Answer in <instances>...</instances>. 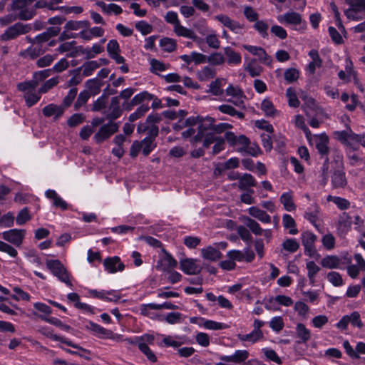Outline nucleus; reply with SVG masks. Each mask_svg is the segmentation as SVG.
Segmentation results:
<instances>
[{"instance_id": "obj_22", "label": "nucleus", "mask_w": 365, "mask_h": 365, "mask_svg": "<svg viewBox=\"0 0 365 365\" xmlns=\"http://www.w3.org/2000/svg\"><path fill=\"white\" fill-rule=\"evenodd\" d=\"M121 114L122 109L120 106L119 97L112 98L110 105L108 110V118L114 120L119 118Z\"/></svg>"}, {"instance_id": "obj_11", "label": "nucleus", "mask_w": 365, "mask_h": 365, "mask_svg": "<svg viewBox=\"0 0 365 365\" xmlns=\"http://www.w3.org/2000/svg\"><path fill=\"white\" fill-rule=\"evenodd\" d=\"M118 129V125L117 123L109 122L100 128L98 133L95 135L94 139L96 143H100L108 138L111 135L115 133Z\"/></svg>"}, {"instance_id": "obj_14", "label": "nucleus", "mask_w": 365, "mask_h": 365, "mask_svg": "<svg viewBox=\"0 0 365 365\" xmlns=\"http://www.w3.org/2000/svg\"><path fill=\"white\" fill-rule=\"evenodd\" d=\"M180 268L186 274H196L201 271L200 265L193 259L180 260Z\"/></svg>"}, {"instance_id": "obj_62", "label": "nucleus", "mask_w": 365, "mask_h": 365, "mask_svg": "<svg viewBox=\"0 0 365 365\" xmlns=\"http://www.w3.org/2000/svg\"><path fill=\"white\" fill-rule=\"evenodd\" d=\"M135 29L144 36L150 34L153 31V26L145 21L137 22Z\"/></svg>"}, {"instance_id": "obj_55", "label": "nucleus", "mask_w": 365, "mask_h": 365, "mask_svg": "<svg viewBox=\"0 0 365 365\" xmlns=\"http://www.w3.org/2000/svg\"><path fill=\"white\" fill-rule=\"evenodd\" d=\"M286 96L288 98V103L290 107L297 108L299 106V101L298 100L295 91L292 88L287 89Z\"/></svg>"}, {"instance_id": "obj_48", "label": "nucleus", "mask_w": 365, "mask_h": 365, "mask_svg": "<svg viewBox=\"0 0 365 365\" xmlns=\"http://www.w3.org/2000/svg\"><path fill=\"white\" fill-rule=\"evenodd\" d=\"M282 247L284 250L294 253L299 248V243L294 238H288L283 242Z\"/></svg>"}, {"instance_id": "obj_4", "label": "nucleus", "mask_w": 365, "mask_h": 365, "mask_svg": "<svg viewBox=\"0 0 365 365\" xmlns=\"http://www.w3.org/2000/svg\"><path fill=\"white\" fill-rule=\"evenodd\" d=\"M277 19L279 23L291 26L295 29L304 28L305 26V22L303 21L302 15L295 11H288L285 14L278 15Z\"/></svg>"}, {"instance_id": "obj_42", "label": "nucleus", "mask_w": 365, "mask_h": 365, "mask_svg": "<svg viewBox=\"0 0 365 365\" xmlns=\"http://www.w3.org/2000/svg\"><path fill=\"white\" fill-rule=\"evenodd\" d=\"M215 76V70L210 66H205L197 72V78L200 81H207Z\"/></svg>"}, {"instance_id": "obj_21", "label": "nucleus", "mask_w": 365, "mask_h": 365, "mask_svg": "<svg viewBox=\"0 0 365 365\" xmlns=\"http://www.w3.org/2000/svg\"><path fill=\"white\" fill-rule=\"evenodd\" d=\"M316 148L322 155H327L329 153V138L325 134L316 135L314 136Z\"/></svg>"}, {"instance_id": "obj_15", "label": "nucleus", "mask_w": 365, "mask_h": 365, "mask_svg": "<svg viewBox=\"0 0 365 365\" xmlns=\"http://www.w3.org/2000/svg\"><path fill=\"white\" fill-rule=\"evenodd\" d=\"M249 357V352L247 350H236L232 355H222L220 359L222 361L240 364L244 362Z\"/></svg>"}, {"instance_id": "obj_12", "label": "nucleus", "mask_w": 365, "mask_h": 365, "mask_svg": "<svg viewBox=\"0 0 365 365\" xmlns=\"http://www.w3.org/2000/svg\"><path fill=\"white\" fill-rule=\"evenodd\" d=\"M103 266L106 271L108 273L121 272L125 268L124 264L120 261V257L117 256L106 258L103 261Z\"/></svg>"}, {"instance_id": "obj_9", "label": "nucleus", "mask_w": 365, "mask_h": 365, "mask_svg": "<svg viewBox=\"0 0 365 365\" xmlns=\"http://www.w3.org/2000/svg\"><path fill=\"white\" fill-rule=\"evenodd\" d=\"M352 220V217L346 212L339 215L336 222V231L339 236H344L351 230Z\"/></svg>"}, {"instance_id": "obj_54", "label": "nucleus", "mask_w": 365, "mask_h": 365, "mask_svg": "<svg viewBox=\"0 0 365 365\" xmlns=\"http://www.w3.org/2000/svg\"><path fill=\"white\" fill-rule=\"evenodd\" d=\"M138 347L147 357V359L151 361L152 363H155L157 361V356L152 351V350L148 347V345L144 344V343H138Z\"/></svg>"}, {"instance_id": "obj_35", "label": "nucleus", "mask_w": 365, "mask_h": 365, "mask_svg": "<svg viewBox=\"0 0 365 365\" xmlns=\"http://www.w3.org/2000/svg\"><path fill=\"white\" fill-rule=\"evenodd\" d=\"M261 109L267 116L274 117L278 115L279 112L275 109L272 102L265 98L261 103Z\"/></svg>"}, {"instance_id": "obj_47", "label": "nucleus", "mask_w": 365, "mask_h": 365, "mask_svg": "<svg viewBox=\"0 0 365 365\" xmlns=\"http://www.w3.org/2000/svg\"><path fill=\"white\" fill-rule=\"evenodd\" d=\"M244 68L250 73L252 77L259 76L262 71V67L256 64L255 60H252L250 61L247 65H245Z\"/></svg>"}, {"instance_id": "obj_45", "label": "nucleus", "mask_w": 365, "mask_h": 365, "mask_svg": "<svg viewBox=\"0 0 365 365\" xmlns=\"http://www.w3.org/2000/svg\"><path fill=\"white\" fill-rule=\"evenodd\" d=\"M153 98V95L148 93V91H143L135 95L131 100L130 104V106H134L141 103L145 101H150Z\"/></svg>"}, {"instance_id": "obj_63", "label": "nucleus", "mask_w": 365, "mask_h": 365, "mask_svg": "<svg viewBox=\"0 0 365 365\" xmlns=\"http://www.w3.org/2000/svg\"><path fill=\"white\" fill-rule=\"evenodd\" d=\"M163 341L167 346L177 348L180 346L183 343L178 336H165L163 339Z\"/></svg>"}, {"instance_id": "obj_31", "label": "nucleus", "mask_w": 365, "mask_h": 365, "mask_svg": "<svg viewBox=\"0 0 365 365\" xmlns=\"http://www.w3.org/2000/svg\"><path fill=\"white\" fill-rule=\"evenodd\" d=\"M306 268L307 269V277L309 284L314 285L316 281V276L320 271V267L314 261H307Z\"/></svg>"}, {"instance_id": "obj_26", "label": "nucleus", "mask_w": 365, "mask_h": 365, "mask_svg": "<svg viewBox=\"0 0 365 365\" xmlns=\"http://www.w3.org/2000/svg\"><path fill=\"white\" fill-rule=\"evenodd\" d=\"M202 257L207 260L216 261L221 258L222 254L218 249L207 246L201 250Z\"/></svg>"}, {"instance_id": "obj_39", "label": "nucleus", "mask_w": 365, "mask_h": 365, "mask_svg": "<svg viewBox=\"0 0 365 365\" xmlns=\"http://www.w3.org/2000/svg\"><path fill=\"white\" fill-rule=\"evenodd\" d=\"M218 110L225 114L230 116H237L239 119L245 118V114L242 112L237 111L234 107L228 104H222L218 106Z\"/></svg>"}, {"instance_id": "obj_46", "label": "nucleus", "mask_w": 365, "mask_h": 365, "mask_svg": "<svg viewBox=\"0 0 365 365\" xmlns=\"http://www.w3.org/2000/svg\"><path fill=\"white\" fill-rule=\"evenodd\" d=\"M269 302L270 304L277 303L284 307H290L293 304V300L291 297L286 295H277L274 297H271L269 299Z\"/></svg>"}, {"instance_id": "obj_18", "label": "nucleus", "mask_w": 365, "mask_h": 365, "mask_svg": "<svg viewBox=\"0 0 365 365\" xmlns=\"http://www.w3.org/2000/svg\"><path fill=\"white\" fill-rule=\"evenodd\" d=\"M247 212L254 218L257 219L262 223L269 224L271 222V217L263 210L256 206L247 209Z\"/></svg>"}, {"instance_id": "obj_34", "label": "nucleus", "mask_w": 365, "mask_h": 365, "mask_svg": "<svg viewBox=\"0 0 365 365\" xmlns=\"http://www.w3.org/2000/svg\"><path fill=\"white\" fill-rule=\"evenodd\" d=\"M256 185V180L252 175L245 173L240 176L238 187L240 190H247Z\"/></svg>"}, {"instance_id": "obj_32", "label": "nucleus", "mask_w": 365, "mask_h": 365, "mask_svg": "<svg viewBox=\"0 0 365 365\" xmlns=\"http://www.w3.org/2000/svg\"><path fill=\"white\" fill-rule=\"evenodd\" d=\"M264 337L263 334L257 333V331H254L253 330L247 334H237V339L242 342H249L251 344H253L258 341L261 340Z\"/></svg>"}, {"instance_id": "obj_23", "label": "nucleus", "mask_w": 365, "mask_h": 365, "mask_svg": "<svg viewBox=\"0 0 365 365\" xmlns=\"http://www.w3.org/2000/svg\"><path fill=\"white\" fill-rule=\"evenodd\" d=\"M31 43L32 44L31 46L21 53V56L24 58L34 59L45 51V49L42 48V45H38L36 42Z\"/></svg>"}, {"instance_id": "obj_50", "label": "nucleus", "mask_w": 365, "mask_h": 365, "mask_svg": "<svg viewBox=\"0 0 365 365\" xmlns=\"http://www.w3.org/2000/svg\"><path fill=\"white\" fill-rule=\"evenodd\" d=\"M294 311L303 319H307L309 312V307L304 302L298 301L294 304Z\"/></svg>"}, {"instance_id": "obj_37", "label": "nucleus", "mask_w": 365, "mask_h": 365, "mask_svg": "<svg viewBox=\"0 0 365 365\" xmlns=\"http://www.w3.org/2000/svg\"><path fill=\"white\" fill-rule=\"evenodd\" d=\"M282 224L285 229H289L290 235H296L298 230L296 228V222L294 218L288 214H284L282 217Z\"/></svg>"}, {"instance_id": "obj_24", "label": "nucleus", "mask_w": 365, "mask_h": 365, "mask_svg": "<svg viewBox=\"0 0 365 365\" xmlns=\"http://www.w3.org/2000/svg\"><path fill=\"white\" fill-rule=\"evenodd\" d=\"M45 195L46 197L53 201V206L60 207L61 210H65L68 208V204L64 201L53 190H48L46 191Z\"/></svg>"}, {"instance_id": "obj_64", "label": "nucleus", "mask_w": 365, "mask_h": 365, "mask_svg": "<svg viewBox=\"0 0 365 365\" xmlns=\"http://www.w3.org/2000/svg\"><path fill=\"white\" fill-rule=\"evenodd\" d=\"M284 76L287 82L292 83L299 78V72L296 68H290L285 71Z\"/></svg>"}, {"instance_id": "obj_40", "label": "nucleus", "mask_w": 365, "mask_h": 365, "mask_svg": "<svg viewBox=\"0 0 365 365\" xmlns=\"http://www.w3.org/2000/svg\"><path fill=\"white\" fill-rule=\"evenodd\" d=\"M150 71L153 73L158 74V72H162L168 70L170 67L169 64L164 63L163 62L152 58L150 61Z\"/></svg>"}, {"instance_id": "obj_36", "label": "nucleus", "mask_w": 365, "mask_h": 365, "mask_svg": "<svg viewBox=\"0 0 365 365\" xmlns=\"http://www.w3.org/2000/svg\"><path fill=\"white\" fill-rule=\"evenodd\" d=\"M296 334L302 342L305 343L311 339V331L304 324L298 323L296 326Z\"/></svg>"}, {"instance_id": "obj_56", "label": "nucleus", "mask_w": 365, "mask_h": 365, "mask_svg": "<svg viewBox=\"0 0 365 365\" xmlns=\"http://www.w3.org/2000/svg\"><path fill=\"white\" fill-rule=\"evenodd\" d=\"M327 279L334 287H340L344 283L341 275L336 272H329L327 274Z\"/></svg>"}, {"instance_id": "obj_51", "label": "nucleus", "mask_w": 365, "mask_h": 365, "mask_svg": "<svg viewBox=\"0 0 365 365\" xmlns=\"http://www.w3.org/2000/svg\"><path fill=\"white\" fill-rule=\"evenodd\" d=\"M140 142L142 144L143 153L145 156L148 155L156 146L151 137H146Z\"/></svg>"}, {"instance_id": "obj_8", "label": "nucleus", "mask_w": 365, "mask_h": 365, "mask_svg": "<svg viewBox=\"0 0 365 365\" xmlns=\"http://www.w3.org/2000/svg\"><path fill=\"white\" fill-rule=\"evenodd\" d=\"M30 26L21 23H16L9 27L6 31L1 36V39L8 41L14 39L19 35L28 33L30 31Z\"/></svg>"}, {"instance_id": "obj_61", "label": "nucleus", "mask_w": 365, "mask_h": 365, "mask_svg": "<svg viewBox=\"0 0 365 365\" xmlns=\"http://www.w3.org/2000/svg\"><path fill=\"white\" fill-rule=\"evenodd\" d=\"M24 98L26 101V104L28 107H31L36 104L41 98V93H36L33 92L26 93L24 95Z\"/></svg>"}, {"instance_id": "obj_29", "label": "nucleus", "mask_w": 365, "mask_h": 365, "mask_svg": "<svg viewBox=\"0 0 365 365\" xmlns=\"http://www.w3.org/2000/svg\"><path fill=\"white\" fill-rule=\"evenodd\" d=\"M173 31L178 36L184 37L192 40H195L197 38L195 33L192 29L183 26L180 23L175 25L173 27Z\"/></svg>"}, {"instance_id": "obj_58", "label": "nucleus", "mask_w": 365, "mask_h": 365, "mask_svg": "<svg viewBox=\"0 0 365 365\" xmlns=\"http://www.w3.org/2000/svg\"><path fill=\"white\" fill-rule=\"evenodd\" d=\"M237 232L242 240L246 242H250L252 240V236L250 233V230L245 225L239 226L237 228Z\"/></svg>"}, {"instance_id": "obj_6", "label": "nucleus", "mask_w": 365, "mask_h": 365, "mask_svg": "<svg viewBox=\"0 0 365 365\" xmlns=\"http://www.w3.org/2000/svg\"><path fill=\"white\" fill-rule=\"evenodd\" d=\"M26 234V230L15 228L3 232L2 237L5 241L19 247L23 243Z\"/></svg>"}, {"instance_id": "obj_41", "label": "nucleus", "mask_w": 365, "mask_h": 365, "mask_svg": "<svg viewBox=\"0 0 365 365\" xmlns=\"http://www.w3.org/2000/svg\"><path fill=\"white\" fill-rule=\"evenodd\" d=\"M159 45L163 51L168 53L174 51L177 48L176 41L168 37L163 38Z\"/></svg>"}, {"instance_id": "obj_1", "label": "nucleus", "mask_w": 365, "mask_h": 365, "mask_svg": "<svg viewBox=\"0 0 365 365\" xmlns=\"http://www.w3.org/2000/svg\"><path fill=\"white\" fill-rule=\"evenodd\" d=\"M213 122L215 119L209 116L205 118L199 115L190 116L185 120V123L188 128L182 133V135L184 138H190V140L192 144L200 142L205 135V132Z\"/></svg>"}, {"instance_id": "obj_30", "label": "nucleus", "mask_w": 365, "mask_h": 365, "mask_svg": "<svg viewBox=\"0 0 365 365\" xmlns=\"http://www.w3.org/2000/svg\"><path fill=\"white\" fill-rule=\"evenodd\" d=\"M331 184L334 188H343L347 184L345 173L341 170L335 171L331 176Z\"/></svg>"}, {"instance_id": "obj_19", "label": "nucleus", "mask_w": 365, "mask_h": 365, "mask_svg": "<svg viewBox=\"0 0 365 365\" xmlns=\"http://www.w3.org/2000/svg\"><path fill=\"white\" fill-rule=\"evenodd\" d=\"M42 112L46 117L53 116L54 119L56 120L63 115L64 108L61 106L51 103L45 106Z\"/></svg>"}, {"instance_id": "obj_52", "label": "nucleus", "mask_w": 365, "mask_h": 365, "mask_svg": "<svg viewBox=\"0 0 365 365\" xmlns=\"http://www.w3.org/2000/svg\"><path fill=\"white\" fill-rule=\"evenodd\" d=\"M150 108L147 104H143L139 106L135 112L131 113L129 116V120L131 122L135 121L142 116H143L148 110Z\"/></svg>"}, {"instance_id": "obj_20", "label": "nucleus", "mask_w": 365, "mask_h": 365, "mask_svg": "<svg viewBox=\"0 0 365 365\" xmlns=\"http://www.w3.org/2000/svg\"><path fill=\"white\" fill-rule=\"evenodd\" d=\"M279 201L283 205L284 209L288 212H292L297 208L292 191L282 193L279 197Z\"/></svg>"}, {"instance_id": "obj_3", "label": "nucleus", "mask_w": 365, "mask_h": 365, "mask_svg": "<svg viewBox=\"0 0 365 365\" xmlns=\"http://www.w3.org/2000/svg\"><path fill=\"white\" fill-rule=\"evenodd\" d=\"M46 264L53 275L56 277L61 282L70 287L73 286L70 274L59 260L48 259L46 261Z\"/></svg>"}, {"instance_id": "obj_57", "label": "nucleus", "mask_w": 365, "mask_h": 365, "mask_svg": "<svg viewBox=\"0 0 365 365\" xmlns=\"http://www.w3.org/2000/svg\"><path fill=\"white\" fill-rule=\"evenodd\" d=\"M207 45L215 49H217L220 46V41L215 31H211L205 38Z\"/></svg>"}, {"instance_id": "obj_60", "label": "nucleus", "mask_w": 365, "mask_h": 365, "mask_svg": "<svg viewBox=\"0 0 365 365\" xmlns=\"http://www.w3.org/2000/svg\"><path fill=\"white\" fill-rule=\"evenodd\" d=\"M284 324L282 317H274L269 322L270 328L277 332L280 331L284 328Z\"/></svg>"}, {"instance_id": "obj_27", "label": "nucleus", "mask_w": 365, "mask_h": 365, "mask_svg": "<svg viewBox=\"0 0 365 365\" xmlns=\"http://www.w3.org/2000/svg\"><path fill=\"white\" fill-rule=\"evenodd\" d=\"M200 321L199 325L206 329L222 330L228 328V325L225 323L206 319L205 318H200Z\"/></svg>"}, {"instance_id": "obj_17", "label": "nucleus", "mask_w": 365, "mask_h": 365, "mask_svg": "<svg viewBox=\"0 0 365 365\" xmlns=\"http://www.w3.org/2000/svg\"><path fill=\"white\" fill-rule=\"evenodd\" d=\"M86 328L88 330L91 331L94 335L99 338H110V336L112 335V332L110 331L107 330L101 325L91 321L87 323Z\"/></svg>"}, {"instance_id": "obj_44", "label": "nucleus", "mask_w": 365, "mask_h": 365, "mask_svg": "<svg viewBox=\"0 0 365 365\" xmlns=\"http://www.w3.org/2000/svg\"><path fill=\"white\" fill-rule=\"evenodd\" d=\"M101 66V63H100L97 61H91L85 63L82 66L83 75L85 76H91L93 73V72L97 68H98Z\"/></svg>"}, {"instance_id": "obj_2", "label": "nucleus", "mask_w": 365, "mask_h": 365, "mask_svg": "<svg viewBox=\"0 0 365 365\" xmlns=\"http://www.w3.org/2000/svg\"><path fill=\"white\" fill-rule=\"evenodd\" d=\"M335 138L346 146H356L359 148V145L365 148V132L362 134L354 133L350 128L344 130L334 132Z\"/></svg>"}, {"instance_id": "obj_28", "label": "nucleus", "mask_w": 365, "mask_h": 365, "mask_svg": "<svg viewBox=\"0 0 365 365\" xmlns=\"http://www.w3.org/2000/svg\"><path fill=\"white\" fill-rule=\"evenodd\" d=\"M224 53L227 57V62L229 65L237 66L240 64L242 61L240 53L235 51L229 46L224 48Z\"/></svg>"}, {"instance_id": "obj_5", "label": "nucleus", "mask_w": 365, "mask_h": 365, "mask_svg": "<svg viewBox=\"0 0 365 365\" xmlns=\"http://www.w3.org/2000/svg\"><path fill=\"white\" fill-rule=\"evenodd\" d=\"M27 0H14L11 4L13 10H19L18 16L21 20H29L36 14L34 6L28 7Z\"/></svg>"}, {"instance_id": "obj_38", "label": "nucleus", "mask_w": 365, "mask_h": 365, "mask_svg": "<svg viewBox=\"0 0 365 365\" xmlns=\"http://www.w3.org/2000/svg\"><path fill=\"white\" fill-rule=\"evenodd\" d=\"M317 237L310 231H304L301 234V240L304 248L315 245Z\"/></svg>"}, {"instance_id": "obj_59", "label": "nucleus", "mask_w": 365, "mask_h": 365, "mask_svg": "<svg viewBox=\"0 0 365 365\" xmlns=\"http://www.w3.org/2000/svg\"><path fill=\"white\" fill-rule=\"evenodd\" d=\"M38 86V82L34 81L23 82L18 84V89L26 94V93L33 92L36 86Z\"/></svg>"}, {"instance_id": "obj_25", "label": "nucleus", "mask_w": 365, "mask_h": 365, "mask_svg": "<svg viewBox=\"0 0 365 365\" xmlns=\"http://www.w3.org/2000/svg\"><path fill=\"white\" fill-rule=\"evenodd\" d=\"M341 263V259L336 255H327L322 259L320 264L324 268L337 269Z\"/></svg>"}, {"instance_id": "obj_53", "label": "nucleus", "mask_w": 365, "mask_h": 365, "mask_svg": "<svg viewBox=\"0 0 365 365\" xmlns=\"http://www.w3.org/2000/svg\"><path fill=\"white\" fill-rule=\"evenodd\" d=\"M294 124L297 128L302 129L304 131V134L306 135V137L307 138V139H309L312 133H311V131L309 130V129L306 125L302 115H295Z\"/></svg>"}, {"instance_id": "obj_43", "label": "nucleus", "mask_w": 365, "mask_h": 365, "mask_svg": "<svg viewBox=\"0 0 365 365\" xmlns=\"http://www.w3.org/2000/svg\"><path fill=\"white\" fill-rule=\"evenodd\" d=\"M88 21H68L64 28L66 31H77L80 29L88 28Z\"/></svg>"}, {"instance_id": "obj_13", "label": "nucleus", "mask_w": 365, "mask_h": 365, "mask_svg": "<svg viewBox=\"0 0 365 365\" xmlns=\"http://www.w3.org/2000/svg\"><path fill=\"white\" fill-rule=\"evenodd\" d=\"M106 49L110 58L114 60L116 63H123L125 61V58L120 55V46L116 40H110Z\"/></svg>"}, {"instance_id": "obj_16", "label": "nucleus", "mask_w": 365, "mask_h": 365, "mask_svg": "<svg viewBox=\"0 0 365 365\" xmlns=\"http://www.w3.org/2000/svg\"><path fill=\"white\" fill-rule=\"evenodd\" d=\"M242 47L252 55L258 56L259 60L263 63H269L272 61L271 58L262 47L247 44H244Z\"/></svg>"}, {"instance_id": "obj_49", "label": "nucleus", "mask_w": 365, "mask_h": 365, "mask_svg": "<svg viewBox=\"0 0 365 365\" xmlns=\"http://www.w3.org/2000/svg\"><path fill=\"white\" fill-rule=\"evenodd\" d=\"M319 212V207L314 205L305 212L304 217L307 219L314 226H317L316 222L317 220H318Z\"/></svg>"}, {"instance_id": "obj_7", "label": "nucleus", "mask_w": 365, "mask_h": 365, "mask_svg": "<svg viewBox=\"0 0 365 365\" xmlns=\"http://www.w3.org/2000/svg\"><path fill=\"white\" fill-rule=\"evenodd\" d=\"M243 222L255 235H263L267 241L272 237V231L270 229L263 230L260 225L250 217H244Z\"/></svg>"}, {"instance_id": "obj_10", "label": "nucleus", "mask_w": 365, "mask_h": 365, "mask_svg": "<svg viewBox=\"0 0 365 365\" xmlns=\"http://www.w3.org/2000/svg\"><path fill=\"white\" fill-rule=\"evenodd\" d=\"M177 260L170 254L163 250L162 256L157 262L156 269L161 272H170V270L177 267Z\"/></svg>"}, {"instance_id": "obj_33", "label": "nucleus", "mask_w": 365, "mask_h": 365, "mask_svg": "<svg viewBox=\"0 0 365 365\" xmlns=\"http://www.w3.org/2000/svg\"><path fill=\"white\" fill-rule=\"evenodd\" d=\"M226 80L224 78H217L212 81L209 86V92L212 95L219 96L223 93L222 87L225 85Z\"/></svg>"}]
</instances>
